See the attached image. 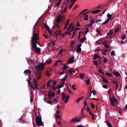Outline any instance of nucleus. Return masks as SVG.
I'll return each mask as SVG.
<instances>
[{"instance_id": "f257e3e1", "label": "nucleus", "mask_w": 127, "mask_h": 127, "mask_svg": "<svg viewBox=\"0 0 127 127\" xmlns=\"http://www.w3.org/2000/svg\"><path fill=\"white\" fill-rule=\"evenodd\" d=\"M31 44L32 46L31 50L33 49L34 51L36 52V54H40V52H41V50L40 48L37 47V43H38V38L37 36H33V37L31 40Z\"/></svg>"}, {"instance_id": "f03ea898", "label": "nucleus", "mask_w": 127, "mask_h": 127, "mask_svg": "<svg viewBox=\"0 0 127 127\" xmlns=\"http://www.w3.org/2000/svg\"><path fill=\"white\" fill-rule=\"evenodd\" d=\"M65 19V15H62V14H59L58 16V18L57 19V22H54V24H55L56 27H57V29H60V26H59V24L58 23H60L62 20H64Z\"/></svg>"}, {"instance_id": "7ed1b4c3", "label": "nucleus", "mask_w": 127, "mask_h": 127, "mask_svg": "<svg viewBox=\"0 0 127 127\" xmlns=\"http://www.w3.org/2000/svg\"><path fill=\"white\" fill-rule=\"evenodd\" d=\"M36 25H37V23H36L33 27L32 39L33 38V36H36L37 37L38 40H39V38L38 37V35H39V30H38V26H36Z\"/></svg>"}, {"instance_id": "20e7f679", "label": "nucleus", "mask_w": 127, "mask_h": 127, "mask_svg": "<svg viewBox=\"0 0 127 127\" xmlns=\"http://www.w3.org/2000/svg\"><path fill=\"white\" fill-rule=\"evenodd\" d=\"M36 123L38 127H42V126H43V122H42L41 117H40L39 115L36 117Z\"/></svg>"}, {"instance_id": "39448f33", "label": "nucleus", "mask_w": 127, "mask_h": 127, "mask_svg": "<svg viewBox=\"0 0 127 127\" xmlns=\"http://www.w3.org/2000/svg\"><path fill=\"white\" fill-rule=\"evenodd\" d=\"M45 68V63H39L37 66H35V70H38V71H43V69Z\"/></svg>"}, {"instance_id": "423d86ee", "label": "nucleus", "mask_w": 127, "mask_h": 127, "mask_svg": "<svg viewBox=\"0 0 127 127\" xmlns=\"http://www.w3.org/2000/svg\"><path fill=\"white\" fill-rule=\"evenodd\" d=\"M109 101L112 106V107H115L116 104L118 103V100L116 98V97L113 96L112 97H109Z\"/></svg>"}, {"instance_id": "0eeeda50", "label": "nucleus", "mask_w": 127, "mask_h": 127, "mask_svg": "<svg viewBox=\"0 0 127 127\" xmlns=\"http://www.w3.org/2000/svg\"><path fill=\"white\" fill-rule=\"evenodd\" d=\"M35 76H37V80H39L41 79V72H36V71H35Z\"/></svg>"}, {"instance_id": "6e6552de", "label": "nucleus", "mask_w": 127, "mask_h": 127, "mask_svg": "<svg viewBox=\"0 0 127 127\" xmlns=\"http://www.w3.org/2000/svg\"><path fill=\"white\" fill-rule=\"evenodd\" d=\"M90 13V11L84 13L83 14V16H84V20H88L89 18L88 16L89 15H88V14Z\"/></svg>"}, {"instance_id": "1a4fd4ad", "label": "nucleus", "mask_w": 127, "mask_h": 127, "mask_svg": "<svg viewBox=\"0 0 127 127\" xmlns=\"http://www.w3.org/2000/svg\"><path fill=\"white\" fill-rule=\"evenodd\" d=\"M81 46H82V44L79 43L76 46L77 49L76 50V52H81L82 51V49H81Z\"/></svg>"}, {"instance_id": "9d476101", "label": "nucleus", "mask_w": 127, "mask_h": 127, "mask_svg": "<svg viewBox=\"0 0 127 127\" xmlns=\"http://www.w3.org/2000/svg\"><path fill=\"white\" fill-rule=\"evenodd\" d=\"M73 62H75V61L74 60V56H72V57L69 58V59L67 61V63L68 64H71V63H73Z\"/></svg>"}, {"instance_id": "9b49d317", "label": "nucleus", "mask_w": 127, "mask_h": 127, "mask_svg": "<svg viewBox=\"0 0 127 127\" xmlns=\"http://www.w3.org/2000/svg\"><path fill=\"white\" fill-rule=\"evenodd\" d=\"M54 33L56 36V37L57 38V37H58V35H60V34L61 33V31L60 30H58L56 32H55Z\"/></svg>"}, {"instance_id": "f8f14e48", "label": "nucleus", "mask_w": 127, "mask_h": 127, "mask_svg": "<svg viewBox=\"0 0 127 127\" xmlns=\"http://www.w3.org/2000/svg\"><path fill=\"white\" fill-rule=\"evenodd\" d=\"M51 82H53V80H49L47 83V87L48 88H51L52 86H51Z\"/></svg>"}, {"instance_id": "ddd939ff", "label": "nucleus", "mask_w": 127, "mask_h": 127, "mask_svg": "<svg viewBox=\"0 0 127 127\" xmlns=\"http://www.w3.org/2000/svg\"><path fill=\"white\" fill-rule=\"evenodd\" d=\"M71 122H80V119H77V117H76L75 118H72L71 120Z\"/></svg>"}, {"instance_id": "4468645a", "label": "nucleus", "mask_w": 127, "mask_h": 127, "mask_svg": "<svg viewBox=\"0 0 127 127\" xmlns=\"http://www.w3.org/2000/svg\"><path fill=\"white\" fill-rule=\"evenodd\" d=\"M100 12H101L100 9H97V10H95L91 11V13H93V14H97V13H99Z\"/></svg>"}, {"instance_id": "2eb2a0df", "label": "nucleus", "mask_w": 127, "mask_h": 127, "mask_svg": "<svg viewBox=\"0 0 127 127\" xmlns=\"http://www.w3.org/2000/svg\"><path fill=\"white\" fill-rule=\"evenodd\" d=\"M67 72L68 73H69L70 75H72V73H75V69L72 70V68H70V69Z\"/></svg>"}, {"instance_id": "dca6fc26", "label": "nucleus", "mask_w": 127, "mask_h": 127, "mask_svg": "<svg viewBox=\"0 0 127 127\" xmlns=\"http://www.w3.org/2000/svg\"><path fill=\"white\" fill-rule=\"evenodd\" d=\"M112 16L113 15L112 14H110V13L107 14V17H108L107 20H111Z\"/></svg>"}, {"instance_id": "f3484780", "label": "nucleus", "mask_w": 127, "mask_h": 127, "mask_svg": "<svg viewBox=\"0 0 127 127\" xmlns=\"http://www.w3.org/2000/svg\"><path fill=\"white\" fill-rule=\"evenodd\" d=\"M24 74H31V71L30 70L26 69L24 71Z\"/></svg>"}, {"instance_id": "a211bd4d", "label": "nucleus", "mask_w": 127, "mask_h": 127, "mask_svg": "<svg viewBox=\"0 0 127 127\" xmlns=\"http://www.w3.org/2000/svg\"><path fill=\"white\" fill-rule=\"evenodd\" d=\"M64 85H65L64 83H61V84L58 86V87H57V89H61V88H63V87H64Z\"/></svg>"}, {"instance_id": "6ab92c4d", "label": "nucleus", "mask_w": 127, "mask_h": 127, "mask_svg": "<svg viewBox=\"0 0 127 127\" xmlns=\"http://www.w3.org/2000/svg\"><path fill=\"white\" fill-rule=\"evenodd\" d=\"M106 124L109 127H113V125L108 120H106Z\"/></svg>"}, {"instance_id": "aec40b11", "label": "nucleus", "mask_w": 127, "mask_h": 127, "mask_svg": "<svg viewBox=\"0 0 127 127\" xmlns=\"http://www.w3.org/2000/svg\"><path fill=\"white\" fill-rule=\"evenodd\" d=\"M102 81L104 82V83H105V84H109V81H108V80L106 79V78L102 77Z\"/></svg>"}, {"instance_id": "412c9836", "label": "nucleus", "mask_w": 127, "mask_h": 127, "mask_svg": "<svg viewBox=\"0 0 127 127\" xmlns=\"http://www.w3.org/2000/svg\"><path fill=\"white\" fill-rule=\"evenodd\" d=\"M111 35H113V30H110L109 32L107 34V36H111Z\"/></svg>"}, {"instance_id": "4be33fe9", "label": "nucleus", "mask_w": 127, "mask_h": 127, "mask_svg": "<svg viewBox=\"0 0 127 127\" xmlns=\"http://www.w3.org/2000/svg\"><path fill=\"white\" fill-rule=\"evenodd\" d=\"M85 40H86V38H82L80 39L79 42L80 43H84V42H85Z\"/></svg>"}, {"instance_id": "5701e85b", "label": "nucleus", "mask_w": 127, "mask_h": 127, "mask_svg": "<svg viewBox=\"0 0 127 127\" xmlns=\"http://www.w3.org/2000/svg\"><path fill=\"white\" fill-rule=\"evenodd\" d=\"M85 76V74L84 73H80L79 78V79H84V77Z\"/></svg>"}, {"instance_id": "b1692460", "label": "nucleus", "mask_w": 127, "mask_h": 127, "mask_svg": "<svg viewBox=\"0 0 127 127\" xmlns=\"http://www.w3.org/2000/svg\"><path fill=\"white\" fill-rule=\"evenodd\" d=\"M85 98V97L84 96H82L79 97L77 100H76V103H79V102H80V101H82V100H83V99H84Z\"/></svg>"}, {"instance_id": "393cba45", "label": "nucleus", "mask_w": 127, "mask_h": 127, "mask_svg": "<svg viewBox=\"0 0 127 127\" xmlns=\"http://www.w3.org/2000/svg\"><path fill=\"white\" fill-rule=\"evenodd\" d=\"M114 75L117 76H121V73H119L118 71H115L114 72Z\"/></svg>"}, {"instance_id": "a878e982", "label": "nucleus", "mask_w": 127, "mask_h": 127, "mask_svg": "<svg viewBox=\"0 0 127 127\" xmlns=\"http://www.w3.org/2000/svg\"><path fill=\"white\" fill-rule=\"evenodd\" d=\"M100 57H100L99 55H98L97 54H95L94 60H97V59H98V58H100Z\"/></svg>"}, {"instance_id": "bb28decb", "label": "nucleus", "mask_w": 127, "mask_h": 127, "mask_svg": "<svg viewBox=\"0 0 127 127\" xmlns=\"http://www.w3.org/2000/svg\"><path fill=\"white\" fill-rule=\"evenodd\" d=\"M85 33H84V34H87V33L89 32V28H88L87 27V26L85 27Z\"/></svg>"}, {"instance_id": "cd10ccee", "label": "nucleus", "mask_w": 127, "mask_h": 127, "mask_svg": "<svg viewBox=\"0 0 127 127\" xmlns=\"http://www.w3.org/2000/svg\"><path fill=\"white\" fill-rule=\"evenodd\" d=\"M52 63V60L49 59L46 62V64H50V63Z\"/></svg>"}, {"instance_id": "c85d7f7f", "label": "nucleus", "mask_w": 127, "mask_h": 127, "mask_svg": "<svg viewBox=\"0 0 127 127\" xmlns=\"http://www.w3.org/2000/svg\"><path fill=\"white\" fill-rule=\"evenodd\" d=\"M101 21H102V19H99L98 20H97L95 23L96 24H98L99 25L100 24V23L101 22Z\"/></svg>"}, {"instance_id": "c756f323", "label": "nucleus", "mask_w": 127, "mask_h": 127, "mask_svg": "<svg viewBox=\"0 0 127 127\" xmlns=\"http://www.w3.org/2000/svg\"><path fill=\"white\" fill-rule=\"evenodd\" d=\"M69 98H70V96H67L65 99V100L64 101V103H65V104L66 103H68V102L69 101Z\"/></svg>"}, {"instance_id": "7c9ffc66", "label": "nucleus", "mask_w": 127, "mask_h": 127, "mask_svg": "<svg viewBox=\"0 0 127 127\" xmlns=\"http://www.w3.org/2000/svg\"><path fill=\"white\" fill-rule=\"evenodd\" d=\"M92 93H93V96H95L96 94H97V92H96V91H95V90L91 91L90 96V98H91V96H92Z\"/></svg>"}, {"instance_id": "2f4dec72", "label": "nucleus", "mask_w": 127, "mask_h": 127, "mask_svg": "<svg viewBox=\"0 0 127 127\" xmlns=\"http://www.w3.org/2000/svg\"><path fill=\"white\" fill-rule=\"evenodd\" d=\"M76 87V84H73L71 86V88L72 89H73L74 91H76L77 90V88L75 87Z\"/></svg>"}, {"instance_id": "473e14b6", "label": "nucleus", "mask_w": 127, "mask_h": 127, "mask_svg": "<svg viewBox=\"0 0 127 127\" xmlns=\"http://www.w3.org/2000/svg\"><path fill=\"white\" fill-rule=\"evenodd\" d=\"M106 43H107V42H104L103 43V44H104L105 45V47H106V48H110V47H109V45H108V44Z\"/></svg>"}, {"instance_id": "72a5a7b5", "label": "nucleus", "mask_w": 127, "mask_h": 127, "mask_svg": "<svg viewBox=\"0 0 127 127\" xmlns=\"http://www.w3.org/2000/svg\"><path fill=\"white\" fill-rule=\"evenodd\" d=\"M72 26H73V23H71L69 25V27L67 29V31H69L71 30V28H72Z\"/></svg>"}, {"instance_id": "f704fd0d", "label": "nucleus", "mask_w": 127, "mask_h": 127, "mask_svg": "<svg viewBox=\"0 0 127 127\" xmlns=\"http://www.w3.org/2000/svg\"><path fill=\"white\" fill-rule=\"evenodd\" d=\"M48 96L49 97V100H51V99H52V95H51V93L49 92L48 94Z\"/></svg>"}, {"instance_id": "c9c22d12", "label": "nucleus", "mask_w": 127, "mask_h": 127, "mask_svg": "<svg viewBox=\"0 0 127 127\" xmlns=\"http://www.w3.org/2000/svg\"><path fill=\"white\" fill-rule=\"evenodd\" d=\"M55 118L57 119H59L60 120H61V115H59V114H57V115H55Z\"/></svg>"}, {"instance_id": "e433bc0d", "label": "nucleus", "mask_w": 127, "mask_h": 127, "mask_svg": "<svg viewBox=\"0 0 127 127\" xmlns=\"http://www.w3.org/2000/svg\"><path fill=\"white\" fill-rule=\"evenodd\" d=\"M85 83L86 84V85H89L90 84V79H88L86 81H84Z\"/></svg>"}, {"instance_id": "4c0bfd02", "label": "nucleus", "mask_w": 127, "mask_h": 127, "mask_svg": "<svg viewBox=\"0 0 127 127\" xmlns=\"http://www.w3.org/2000/svg\"><path fill=\"white\" fill-rule=\"evenodd\" d=\"M110 21L109 20H106L105 22H104L102 24V25H103V24H104V25H106V24H107L108 23V22H109Z\"/></svg>"}, {"instance_id": "58836bf2", "label": "nucleus", "mask_w": 127, "mask_h": 127, "mask_svg": "<svg viewBox=\"0 0 127 127\" xmlns=\"http://www.w3.org/2000/svg\"><path fill=\"white\" fill-rule=\"evenodd\" d=\"M74 3H75L74 1H73L70 5L69 6V9H71L72 8V6L74 5Z\"/></svg>"}, {"instance_id": "ea45409f", "label": "nucleus", "mask_w": 127, "mask_h": 127, "mask_svg": "<svg viewBox=\"0 0 127 127\" xmlns=\"http://www.w3.org/2000/svg\"><path fill=\"white\" fill-rule=\"evenodd\" d=\"M90 24H94V23H95V20L93 19H91L90 20H89Z\"/></svg>"}, {"instance_id": "a19ab883", "label": "nucleus", "mask_w": 127, "mask_h": 127, "mask_svg": "<svg viewBox=\"0 0 127 127\" xmlns=\"http://www.w3.org/2000/svg\"><path fill=\"white\" fill-rule=\"evenodd\" d=\"M59 98H56L54 99V101H53V103H54V102H55V104H57V103H58V100H59Z\"/></svg>"}, {"instance_id": "79ce46f5", "label": "nucleus", "mask_w": 127, "mask_h": 127, "mask_svg": "<svg viewBox=\"0 0 127 127\" xmlns=\"http://www.w3.org/2000/svg\"><path fill=\"white\" fill-rule=\"evenodd\" d=\"M61 4V1L59 0V1L57 2V3L56 5H57V6H60V4Z\"/></svg>"}, {"instance_id": "37998d69", "label": "nucleus", "mask_w": 127, "mask_h": 127, "mask_svg": "<svg viewBox=\"0 0 127 127\" xmlns=\"http://www.w3.org/2000/svg\"><path fill=\"white\" fill-rule=\"evenodd\" d=\"M112 84H114L115 85L118 84V82H117V81H116V80H112Z\"/></svg>"}, {"instance_id": "c03bdc74", "label": "nucleus", "mask_w": 127, "mask_h": 127, "mask_svg": "<svg viewBox=\"0 0 127 127\" xmlns=\"http://www.w3.org/2000/svg\"><path fill=\"white\" fill-rule=\"evenodd\" d=\"M115 33L119 32V31H120V28L118 27L115 30Z\"/></svg>"}, {"instance_id": "a18cd8bd", "label": "nucleus", "mask_w": 127, "mask_h": 127, "mask_svg": "<svg viewBox=\"0 0 127 127\" xmlns=\"http://www.w3.org/2000/svg\"><path fill=\"white\" fill-rule=\"evenodd\" d=\"M61 81L63 84H65V81H66V79L64 78L61 79Z\"/></svg>"}, {"instance_id": "49530a36", "label": "nucleus", "mask_w": 127, "mask_h": 127, "mask_svg": "<svg viewBox=\"0 0 127 127\" xmlns=\"http://www.w3.org/2000/svg\"><path fill=\"white\" fill-rule=\"evenodd\" d=\"M53 86H54V87H55L56 84L57 83V81H53Z\"/></svg>"}, {"instance_id": "de8ad7c7", "label": "nucleus", "mask_w": 127, "mask_h": 127, "mask_svg": "<svg viewBox=\"0 0 127 127\" xmlns=\"http://www.w3.org/2000/svg\"><path fill=\"white\" fill-rule=\"evenodd\" d=\"M93 63L95 66H98V62L97 61H94Z\"/></svg>"}, {"instance_id": "09e8293b", "label": "nucleus", "mask_w": 127, "mask_h": 127, "mask_svg": "<svg viewBox=\"0 0 127 127\" xmlns=\"http://www.w3.org/2000/svg\"><path fill=\"white\" fill-rule=\"evenodd\" d=\"M115 90L117 91L119 89V84H116L115 85Z\"/></svg>"}, {"instance_id": "8fccbe9b", "label": "nucleus", "mask_w": 127, "mask_h": 127, "mask_svg": "<svg viewBox=\"0 0 127 127\" xmlns=\"http://www.w3.org/2000/svg\"><path fill=\"white\" fill-rule=\"evenodd\" d=\"M126 37H127L125 35L121 36V38H122L123 40H125Z\"/></svg>"}, {"instance_id": "3c124183", "label": "nucleus", "mask_w": 127, "mask_h": 127, "mask_svg": "<svg viewBox=\"0 0 127 127\" xmlns=\"http://www.w3.org/2000/svg\"><path fill=\"white\" fill-rule=\"evenodd\" d=\"M67 97H68V96H67V95H64L63 96V101H64V100H65V99H66V98H67Z\"/></svg>"}, {"instance_id": "603ef678", "label": "nucleus", "mask_w": 127, "mask_h": 127, "mask_svg": "<svg viewBox=\"0 0 127 127\" xmlns=\"http://www.w3.org/2000/svg\"><path fill=\"white\" fill-rule=\"evenodd\" d=\"M111 56H114V55H115V51H111Z\"/></svg>"}, {"instance_id": "864d4df0", "label": "nucleus", "mask_w": 127, "mask_h": 127, "mask_svg": "<svg viewBox=\"0 0 127 127\" xmlns=\"http://www.w3.org/2000/svg\"><path fill=\"white\" fill-rule=\"evenodd\" d=\"M106 75H107V76H109V77H112V74L110 73L106 72Z\"/></svg>"}, {"instance_id": "5fc2aeb1", "label": "nucleus", "mask_w": 127, "mask_h": 127, "mask_svg": "<svg viewBox=\"0 0 127 127\" xmlns=\"http://www.w3.org/2000/svg\"><path fill=\"white\" fill-rule=\"evenodd\" d=\"M69 19H68L65 24V27H67V26H68V24H69Z\"/></svg>"}, {"instance_id": "6e6d98bb", "label": "nucleus", "mask_w": 127, "mask_h": 127, "mask_svg": "<svg viewBox=\"0 0 127 127\" xmlns=\"http://www.w3.org/2000/svg\"><path fill=\"white\" fill-rule=\"evenodd\" d=\"M81 33H84V32L83 31H81V32H80L79 33V35H78V40H79L80 39V37H81Z\"/></svg>"}, {"instance_id": "4d7b16f0", "label": "nucleus", "mask_w": 127, "mask_h": 127, "mask_svg": "<svg viewBox=\"0 0 127 127\" xmlns=\"http://www.w3.org/2000/svg\"><path fill=\"white\" fill-rule=\"evenodd\" d=\"M58 126H61L62 125V121L61 120L59 121V122L58 123Z\"/></svg>"}, {"instance_id": "13d9d810", "label": "nucleus", "mask_w": 127, "mask_h": 127, "mask_svg": "<svg viewBox=\"0 0 127 127\" xmlns=\"http://www.w3.org/2000/svg\"><path fill=\"white\" fill-rule=\"evenodd\" d=\"M67 10V7H64V11H61V13H64V12H65V11H66Z\"/></svg>"}, {"instance_id": "bf43d9fd", "label": "nucleus", "mask_w": 127, "mask_h": 127, "mask_svg": "<svg viewBox=\"0 0 127 127\" xmlns=\"http://www.w3.org/2000/svg\"><path fill=\"white\" fill-rule=\"evenodd\" d=\"M34 86L35 87V88L36 89H38V85L37 84V83H35L34 85Z\"/></svg>"}, {"instance_id": "052dcab7", "label": "nucleus", "mask_w": 127, "mask_h": 127, "mask_svg": "<svg viewBox=\"0 0 127 127\" xmlns=\"http://www.w3.org/2000/svg\"><path fill=\"white\" fill-rule=\"evenodd\" d=\"M64 67H63V70H66L67 69V65L65 64H64Z\"/></svg>"}, {"instance_id": "680f3d73", "label": "nucleus", "mask_w": 127, "mask_h": 127, "mask_svg": "<svg viewBox=\"0 0 127 127\" xmlns=\"http://www.w3.org/2000/svg\"><path fill=\"white\" fill-rule=\"evenodd\" d=\"M91 107L92 109H94L95 108V105H94L93 103H91Z\"/></svg>"}, {"instance_id": "e2e57ef3", "label": "nucleus", "mask_w": 127, "mask_h": 127, "mask_svg": "<svg viewBox=\"0 0 127 127\" xmlns=\"http://www.w3.org/2000/svg\"><path fill=\"white\" fill-rule=\"evenodd\" d=\"M79 6L78 5H75L74 7H73V9L74 10V9H76V8H77V7H78Z\"/></svg>"}, {"instance_id": "0e129e2a", "label": "nucleus", "mask_w": 127, "mask_h": 127, "mask_svg": "<svg viewBox=\"0 0 127 127\" xmlns=\"http://www.w3.org/2000/svg\"><path fill=\"white\" fill-rule=\"evenodd\" d=\"M103 62L104 63H107V62H108V60H107V59H104Z\"/></svg>"}, {"instance_id": "69168bd1", "label": "nucleus", "mask_w": 127, "mask_h": 127, "mask_svg": "<svg viewBox=\"0 0 127 127\" xmlns=\"http://www.w3.org/2000/svg\"><path fill=\"white\" fill-rule=\"evenodd\" d=\"M52 88L53 90V91H55V90H56V87H55V86L52 85Z\"/></svg>"}, {"instance_id": "338daca9", "label": "nucleus", "mask_w": 127, "mask_h": 127, "mask_svg": "<svg viewBox=\"0 0 127 127\" xmlns=\"http://www.w3.org/2000/svg\"><path fill=\"white\" fill-rule=\"evenodd\" d=\"M33 82L35 83V84H37V80H36L35 78H33Z\"/></svg>"}, {"instance_id": "774afa93", "label": "nucleus", "mask_w": 127, "mask_h": 127, "mask_svg": "<svg viewBox=\"0 0 127 127\" xmlns=\"http://www.w3.org/2000/svg\"><path fill=\"white\" fill-rule=\"evenodd\" d=\"M119 43H120V44H124V41H119Z\"/></svg>"}]
</instances>
